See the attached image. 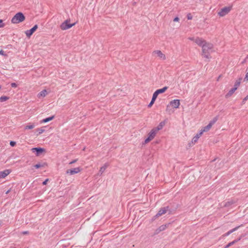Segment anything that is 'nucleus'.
I'll use <instances>...</instances> for the list:
<instances>
[{
    "label": "nucleus",
    "instance_id": "f704fd0d",
    "mask_svg": "<svg viewBox=\"0 0 248 248\" xmlns=\"http://www.w3.org/2000/svg\"><path fill=\"white\" fill-rule=\"evenodd\" d=\"M155 101H154L153 100H151V101L149 103V104L148 105V108H151L152 105L154 104Z\"/></svg>",
    "mask_w": 248,
    "mask_h": 248
},
{
    "label": "nucleus",
    "instance_id": "6ab92c4d",
    "mask_svg": "<svg viewBox=\"0 0 248 248\" xmlns=\"http://www.w3.org/2000/svg\"><path fill=\"white\" fill-rule=\"evenodd\" d=\"M47 94V92H46V90H43L42 91H41V92H40L38 94V97L39 98H40V97H45L46 96V95Z\"/></svg>",
    "mask_w": 248,
    "mask_h": 248
},
{
    "label": "nucleus",
    "instance_id": "9b49d317",
    "mask_svg": "<svg viewBox=\"0 0 248 248\" xmlns=\"http://www.w3.org/2000/svg\"><path fill=\"white\" fill-rule=\"evenodd\" d=\"M170 105L174 108H178L180 106V100L178 99H174L170 102Z\"/></svg>",
    "mask_w": 248,
    "mask_h": 248
},
{
    "label": "nucleus",
    "instance_id": "e433bc0d",
    "mask_svg": "<svg viewBox=\"0 0 248 248\" xmlns=\"http://www.w3.org/2000/svg\"><path fill=\"white\" fill-rule=\"evenodd\" d=\"M203 131H202V130H201V132H200L199 133L197 134L196 135V137H198V138H199L202 136V134L203 133Z\"/></svg>",
    "mask_w": 248,
    "mask_h": 248
},
{
    "label": "nucleus",
    "instance_id": "ddd939ff",
    "mask_svg": "<svg viewBox=\"0 0 248 248\" xmlns=\"http://www.w3.org/2000/svg\"><path fill=\"white\" fill-rule=\"evenodd\" d=\"M154 53L156 54L157 56L163 60L166 59L165 55L162 53L160 50H155L153 52Z\"/></svg>",
    "mask_w": 248,
    "mask_h": 248
},
{
    "label": "nucleus",
    "instance_id": "0eeeda50",
    "mask_svg": "<svg viewBox=\"0 0 248 248\" xmlns=\"http://www.w3.org/2000/svg\"><path fill=\"white\" fill-rule=\"evenodd\" d=\"M38 28V25H35L31 29L29 30H27L25 33L28 37H30L36 31Z\"/></svg>",
    "mask_w": 248,
    "mask_h": 248
},
{
    "label": "nucleus",
    "instance_id": "423d86ee",
    "mask_svg": "<svg viewBox=\"0 0 248 248\" xmlns=\"http://www.w3.org/2000/svg\"><path fill=\"white\" fill-rule=\"evenodd\" d=\"M232 6H229V7H225L222 8L220 11L218 13V15L221 16L223 17L228 14L230 11L232 10Z\"/></svg>",
    "mask_w": 248,
    "mask_h": 248
},
{
    "label": "nucleus",
    "instance_id": "dca6fc26",
    "mask_svg": "<svg viewBox=\"0 0 248 248\" xmlns=\"http://www.w3.org/2000/svg\"><path fill=\"white\" fill-rule=\"evenodd\" d=\"M235 88H232L229 92L226 94L225 97L226 98H228L231 96L232 95V94L234 93V92L236 91Z\"/></svg>",
    "mask_w": 248,
    "mask_h": 248
},
{
    "label": "nucleus",
    "instance_id": "79ce46f5",
    "mask_svg": "<svg viewBox=\"0 0 248 248\" xmlns=\"http://www.w3.org/2000/svg\"><path fill=\"white\" fill-rule=\"evenodd\" d=\"M78 161V159L73 160V161H71L69 164H72L73 163H76Z\"/></svg>",
    "mask_w": 248,
    "mask_h": 248
},
{
    "label": "nucleus",
    "instance_id": "f03ea898",
    "mask_svg": "<svg viewBox=\"0 0 248 248\" xmlns=\"http://www.w3.org/2000/svg\"><path fill=\"white\" fill-rule=\"evenodd\" d=\"M25 19V16L21 12L16 13L11 19V22L14 24H17L23 22Z\"/></svg>",
    "mask_w": 248,
    "mask_h": 248
},
{
    "label": "nucleus",
    "instance_id": "412c9836",
    "mask_svg": "<svg viewBox=\"0 0 248 248\" xmlns=\"http://www.w3.org/2000/svg\"><path fill=\"white\" fill-rule=\"evenodd\" d=\"M108 166V165L107 163H106L103 166L100 168L99 172L101 174H102L105 171Z\"/></svg>",
    "mask_w": 248,
    "mask_h": 248
},
{
    "label": "nucleus",
    "instance_id": "a19ab883",
    "mask_svg": "<svg viewBox=\"0 0 248 248\" xmlns=\"http://www.w3.org/2000/svg\"><path fill=\"white\" fill-rule=\"evenodd\" d=\"M12 87L16 88L17 87V84L16 83H12L11 84Z\"/></svg>",
    "mask_w": 248,
    "mask_h": 248
},
{
    "label": "nucleus",
    "instance_id": "20e7f679",
    "mask_svg": "<svg viewBox=\"0 0 248 248\" xmlns=\"http://www.w3.org/2000/svg\"><path fill=\"white\" fill-rule=\"evenodd\" d=\"M70 19H66L65 21H64L63 23H62L60 26V28L62 30H66L68 29H70V28L74 26L76 23H73V24H70Z\"/></svg>",
    "mask_w": 248,
    "mask_h": 248
},
{
    "label": "nucleus",
    "instance_id": "de8ad7c7",
    "mask_svg": "<svg viewBox=\"0 0 248 248\" xmlns=\"http://www.w3.org/2000/svg\"><path fill=\"white\" fill-rule=\"evenodd\" d=\"M242 79V78L241 77L239 78L238 80H237L236 81H239L240 82V84L241 83V81Z\"/></svg>",
    "mask_w": 248,
    "mask_h": 248
},
{
    "label": "nucleus",
    "instance_id": "6e6d98bb",
    "mask_svg": "<svg viewBox=\"0 0 248 248\" xmlns=\"http://www.w3.org/2000/svg\"><path fill=\"white\" fill-rule=\"evenodd\" d=\"M247 73H248V72Z\"/></svg>",
    "mask_w": 248,
    "mask_h": 248
},
{
    "label": "nucleus",
    "instance_id": "864d4df0",
    "mask_svg": "<svg viewBox=\"0 0 248 248\" xmlns=\"http://www.w3.org/2000/svg\"><path fill=\"white\" fill-rule=\"evenodd\" d=\"M221 76H219V77L218 78V79H217V80H218L219 78H220Z\"/></svg>",
    "mask_w": 248,
    "mask_h": 248
},
{
    "label": "nucleus",
    "instance_id": "a18cd8bd",
    "mask_svg": "<svg viewBox=\"0 0 248 248\" xmlns=\"http://www.w3.org/2000/svg\"><path fill=\"white\" fill-rule=\"evenodd\" d=\"M161 232L160 230H159V228H157L156 230H155V233L156 234H157L159 232Z\"/></svg>",
    "mask_w": 248,
    "mask_h": 248
},
{
    "label": "nucleus",
    "instance_id": "f3484780",
    "mask_svg": "<svg viewBox=\"0 0 248 248\" xmlns=\"http://www.w3.org/2000/svg\"><path fill=\"white\" fill-rule=\"evenodd\" d=\"M168 87L167 86H165L162 89L157 90L155 92L156 93L159 94L160 93H164L168 89Z\"/></svg>",
    "mask_w": 248,
    "mask_h": 248
},
{
    "label": "nucleus",
    "instance_id": "7c9ffc66",
    "mask_svg": "<svg viewBox=\"0 0 248 248\" xmlns=\"http://www.w3.org/2000/svg\"><path fill=\"white\" fill-rule=\"evenodd\" d=\"M198 139H199L198 137H196V136H195L194 137H193V138L192 139V142L193 143H195L197 141V140H198Z\"/></svg>",
    "mask_w": 248,
    "mask_h": 248
},
{
    "label": "nucleus",
    "instance_id": "7ed1b4c3",
    "mask_svg": "<svg viewBox=\"0 0 248 248\" xmlns=\"http://www.w3.org/2000/svg\"><path fill=\"white\" fill-rule=\"evenodd\" d=\"M167 212H169V214H170L171 213V211L170 210L169 206H167L160 208L156 215L153 217V219H155L156 217L166 214Z\"/></svg>",
    "mask_w": 248,
    "mask_h": 248
},
{
    "label": "nucleus",
    "instance_id": "72a5a7b5",
    "mask_svg": "<svg viewBox=\"0 0 248 248\" xmlns=\"http://www.w3.org/2000/svg\"><path fill=\"white\" fill-rule=\"evenodd\" d=\"M187 18L188 20H191L192 19V16L191 14L189 13L187 15Z\"/></svg>",
    "mask_w": 248,
    "mask_h": 248
},
{
    "label": "nucleus",
    "instance_id": "9d476101",
    "mask_svg": "<svg viewBox=\"0 0 248 248\" xmlns=\"http://www.w3.org/2000/svg\"><path fill=\"white\" fill-rule=\"evenodd\" d=\"M195 42L199 46L202 47L206 42L201 38L197 37L195 40Z\"/></svg>",
    "mask_w": 248,
    "mask_h": 248
},
{
    "label": "nucleus",
    "instance_id": "f8f14e48",
    "mask_svg": "<svg viewBox=\"0 0 248 248\" xmlns=\"http://www.w3.org/2000/svg\"><path fill=\"white\" fill-rule=\"evenodd\" d=\"M11 171L9 170H5L3 171H0V178H4L10 174Z\"/></svg>",
    "mask_w": 248,
    "mask_h": 248
},
{
    "label": "nucleus",
    "instance_id": "cd10ccee",
    "mask_svg": "<svg viewBox=\"0 0 248 248\" xmlns=\"http://www.w3.org/2000/svg\"><path fill=\"white\" fill-rule=\"evenodd\" d=\"M159 230H160L161 232L165 230L167 228V225H162L160 226L159 227Z\"/></svg>",
    "mask_w": 248,
    "mask_h": 248
},
{
    "label": "nucleus",
    "instance_id": "4be33fe9",
    "mask_svg": "<svg viewBox=\"0 0 248 248\" xmlns=\"http://www.w3.org/2000/svg\"><path fill=\"white\" fill-rule=\"evenodd\" d=\"M212 126V125L210 123H209L207 125L204 127L203 129H202V130L203 132H207L210 129V128H211Z\"/></svg>",
    "mask_w": 248,
    "mask_h": 248
},
{
    "label": "nucleus",
    "instance_id": "c03bdc74",
    "mask_svg": "<svg viewBox=\"0 0 248 248\" xmlns=\"http://www.w3.org/2000/svg\"><path fill=\"white\" fill-rule=\"evenodd\" d=\"M179 20V18L178 17H176L173 19V21H174V22H177Z\"/></svg>",
    "mask_w": 248,
    "mask_h": 248
},
{
    "label": "nucleus",
    "instance_id": "c9c22d12",
    "mask_svg": "<svg viewBox=\"0 0 248 248\" xmlns=\"http://www.w3.org/2000/svg\"><path fill=\"white\" fill-rule=\"evenodd\" d=\"M5 26L4 23H3V20L0 19V28H2Z\"/></svg>",
    "mask_w": 248,
    "mask_h": 248
},
{
    "label": "nucleus",
    "instance_id": "8fccbe9b",
    "mask_svg": "<svg viewBox=\"0 0 248 248\" xmlns=\"http://www.w3.org/2000/svg\"><path fill=\"white\" fill-rule=\"evenodd\" d=\"M11 191V189H9L8 190H7L6 192V194H8Z\"/></svg>",
    "mask_w": 248,
    "mask_h": 248
},
{
    "label": "nucleus",
    "instance_id": "393cba45",
    "mask_svg": "<svg viewBox=\"0 0 248 248\" xmlns=\"http://www.w3.org/2000/svg\"><path fill=\"white\" fill-rule=\"evenodd\" d=\"M218 120V117L217 116H216L215 117H214L213 118V119L209 123L212 125H213Z\"/></svg>",
    "mask_w": 248,
    "mask_h": 248
},
{
    "label": "nucleus",
    "instance_id": "37998d69",
    "mask_svg": "<svg viewBox=\"0 0 248 248\" xmlns=\"http://www.w3.org/2000/svg\"><path fill=\"white\" fill-rule=\"evenodd\" d=\"M48 181V179H46V180H45L43 182V185H46L47 184V181Z\"/></svg>",
    "mask_w": 248,
    "mask_h": 248
},
{
    "label": "nucleus",
    "instance_id": "09e8293b",
    "mask_svg": "<svg viewBox=\"0 0 248 248\" xmlns=\"http://www.w3.org/2000/svg\"><path fill=\"white\" fill-rule=\"evenodd\" d=\"M189 39L192 41H195V39H194V37H189Z\"/></svg>",
    "mask_w": 248,
    "mask_h": 248
},
{
    "label": "nucleus",
    "instance_id": "a211bd4d",
    "mask_svg": "<svg viewBox=\"0 0 248 248\" xmlns=\"http://www.w3.org/2000/svg\"><path fill=\"white\" fill-rule=\"evenodd\" d=\"M240 240V238L233 240V241L229 243L226 246H225L224 248H228L229 247H231V246L233 245V244H234L235 243H236V242L239 241Z\"/></svg>",
    "mask_w": 248,
    "mask_h": 248
},
{
    "label": "nucleus",
    "instance_id": "58836bf2",
    "mask_svg": "<svg viewBox=\"0 0 248 248\" xmlns=\"http://www.w3.org/2000/svg\"><path fill=\"white\" fill-rule=\"evenodd\" d=\"M248 99V94L243 99L242 103L244 104L245 102Z\"/></svg>",
    "mask_w": 248,
    "mask_h": 248
},
{
    "label": "nucleus",
    "instance_id": "b1692460",
    "mask_svg": "<svg viewBox=\"0 0 248 248\" xmlns=\"http://www.w3.org/2000/svg\"><path fill=\"white\" fill-rule=\"evenodd\" d=\"M34 127H35L34 124H30L29 125H26L24 129L25 130H27V129H33Z\"/></svg>",
    "mask_w": 248,
    "mask_h": 248
},
{
    "label": "nucleus",
    "instance_id": "bb28decb",
    "mask_svg": "<svg viewBox=\"0 0 248 248\" xmlns=\"http://www.w3.org/2000/svg\"><path fill=\"white\" fill-rule=\"evenodd\" d=\"M45 163H44V164H40V163H38V164H37L36 165H35L34 166V167L36 168V169H39L41 167H43L45 166Z\"/></svg>",
    "mask_w": 248,
    "mask_h": 248
},
{
    "label": "nucleus",
    "instance_id": "a878e982",
    "mask_svg": "<svg viewBox=\"0 0 248 248\" xmlns=\"http://www.w3.org/2000/svg\"><path fill=\"white\" fill-rule=\"evenodd\" d=\"M9 99V97L6 96H2L0 97V101L3 102Z\"/></svg>",
    "mask_w": 248,
    "mask_h": 248
},
{
    "label": "nucleus",
    "instance_id": "5fc2aeb1",
    "mask_svg": "<svg viewBox=\"0 0 248 248\" xmlns=\"http://www.w3.org/2000/svg\"><path fill=\"white\" fill-rule=\"evenodd\" d=\"M1 88V86H0V89Z\"/></svg>",
    "mask_w": 248,
    "mask_h": 248
},
{
    "label": "nucleus",
    "instance_id": "6e6552de",
    "mask_svg": "<svg viewBox=\"0 0 248 248\" xmlns=\"http://www.w3.org/2000/svg\"><path fill=\"white\" fill-rule=\"evenodd\" d=\"M31 150L33 153H36V155L37 156L40 155L42 153L46 151L44 148H42L41 147L33 148L31 149Z\"/></svg>",
    "mask_w": 248,
    "mask_h": 248
},
{
    "label": "nucleus",
    "instance_id": "473e14b6",
    "mask_svg": "<svg viewBox=\"0 0 248 248\" xmlns=\"http://www.w3.org/2000/svg\"><path fill=\"white\" fill-rule=\"evenodd\" d=\"M248 81V73H247L245 77L244 78V82H247Z\"/></svg>",
    "mask_w": 248,
    "mask_h": 248
},
{
    "label": "nucleus",
    "instance_id": "c85d7f7f",
    "mask_svg": "<svg viewBox=\"0 0 248 248\" xmlns=\"http://www.w3.org/2000/svg\"><path fill=\"white\" fill-rule=\"evenodd\" d=\"M158 95V94L157 93H156L155 92V93H154V94L153 95L152 100H153L154 101H155Z\"/></svg>",
    "mask_w": 248,
    "mask_h": 248
},
{
    "label": "nucleus",
    "instance_id": "1a4fd4ad",
    "mask_svg": "<svg viewBox=\"0 0 248 248\" xmlns=\"http://www.w3.org/2000/svg\"><path fill=\"white\" fill-rule=\"evenodd\" d=\"M81 170V169L79 167L74 168L72 169H69L66 170V173L69 174L70 175H73L76 173H78L79 172H80Z\"/></svg>",
    "mask_w": 248,
    "mask_h": 248
},
{
    "label": "nucleus",
    "instance_id": "c756f323",
    "mask_svg": "<svg viewBox=\"0 0 248 248\" xmlns=\"http://www.w3.org/2000/svg\"><path fill=\"white\" fill-rule=\"evenodd\" d=\"M240 84L239 81H235L233 88H235L236 90L237 89L238 87L240 86Z\"/></svg>",
    "mask_w": 248,
    "mask_h": 248
},
{
    "label": "nucleus",
    "instance_id": "4c0bfd02",
    "mask_svg": "<svg viewBox=\"0 0 248 248\" xmlns=\"http://www.w3.org/2000/svg\"><path fill=\"white\" fill-rule=\"evenodd\" d=\"M10 144L12 147H14L16 145V142L14 141H11L10 142Z\"/></svg>",
    "mask_w": 248,
    "mask_h": 248
},
{
    "label": "nucleus",
    "instance_id": "2f4dec72",
    "mask_svg": "<svg viewBox=\"0 0 248 248\" xmlns=\"http://www.w3.org/2000/svg\"><path fill=\"white\" fill-rule=\"evenodd\" d=\"M37 131L38 132V134H41L44 132L45 130L42 128H38Z\"/></svg>",
    "mask_w": 248,
    "mask_h": 248
},
{
    "label": "nucleus",
    "instance_id": "603ef678",
    "mask_svg": "<svg viewBox=\"0 0 248 248\" xmlns=\"http://www.w3.org/2000/svg\"><path fill=\"white\" fill-rule=\"evenodd\" d=\"M246 59H248V55L247 56Z\"/></svg>",
    "mask_w": 248,
    "mask_h": 248
},
{
    "label": "nucleus",
    "instance_id": "49530a36",
    "mask_svg": "<svg viewBox=\"0 0 248 248\" xmlns=\"http://www.w3.org/2000/svg\"><path fill=\"white\" fill-rule=\"evenodd\" d=\"M23 234H28L29 232L28 231H24L22 232Z\"/></svg>",
    "mask_w": 248,
    "mask_h": 248
},
{
    "label": "nucleus",
    "instance_id": "aec40b11",
    "mask_svg": "<svg viewBox=\"0 0 248 248\" xmlns=\"http://www.w3.org/2000/svg\"><path fill=\"white\" fill-rule=\"evenodd\" d=\"M54 118V116H52L51 117L44 119L41 121V123H47L50 121L52 120Z\"/></svg>",
    "mask_w": 248,
    "mask_h": 248
},
{
    "label": "nucleus",
    "instance_id": "ea45409f",
    "mask_svg": "<svg viewBox=\"0 0 248 248\" xmlns=\"http://www.w3.org/2000/svg\"><path fill=\"white\" fill-rule=\"evenodd\" d=\"M0 54L5 56H7V55L4 53V51H3L2 50H0Z\"/></svg>",
    "mask_w": 248,
    "mask_h": 248
},
{
    "label": "nucleus",
    "instance_id": "3c124183",
    "mask_svg": "<svg viewBox=\"0 0 248 248\" xmlns=\"http://www.w3.org/2000/svg\"><path fill=\"white\" fill-rule=\"evenodd\" d=\"M247 59H245L244 61H243V62H242L243 63H244V62H245L246 61Z\"/></svg>",
    "mask_w": 248,
    "mask_h": 248
},
{
    "label": "nucleus",
    "instance_id": "2eb2a0df",
    "mask_svg": "<svg viewBox=\"0 0 248 248\" xmlns=\"http://www.w3.org/2000/svg\"><path fill=\"white\" fill-rule=\"evenodd\" d=\"M165 124V122H161L156 127L154 128L158 132L159 130L162 129L163 127Z\"/></svg>",
    "mask_w": 248,
    "mask_h": 248
},
{
    "label": "nucleus",
    "instance_id": "f257e3e1",
    "mask_svg": "<svg viewBox=\"0 0 248 248\" xmlns=\"http://www.w3.org/2000/svg\"><path fill=\"white\" fill-rule=\"evenodd\" d=\"M213 45L210 43H205L204 45L202 47V55L207 59H210V50L213 48Z\"/></svg>",
    "mask_w": 248,
    "mask_h": 248
},
{
    "label": "nucleus",
    "instance_id": "5701e85b",
    "mask_svg": "<svg viewBox=\"0 0 248 248\" xmlns=\"http://www.w3.org/2000/svg\"><path fill=\"white\" fill-rule=\"evenodd\" d=\"M234 203V202L233 200H231L230 201H228V202H225V203L224 204L223 206L228 207Z\"/></svg>",
    "mask_w": 248,
    "mask_h": 248
},
{
    "label": "nucleus",
    "instance_id": "4468645a",
    "mask_svg": "<svg viewBox=\"0 0 248 248\" xmlns=\"http://www.w3.org/2000/svg\"><path fill=\"white\" fill-rule=\"evenodd\" d=\"M242 225H240V226H237L231 230H230L229 231H228V232H227L226 233H225L223 236H228L229 235H230L231 233H232L233 232H234V231H236L240 226H242Z\"/></svg>",
    "mask_w": 248,
    "mask_h": 248
},
{
    "label": "nucleus",
    "instance_id": "39448f33",
    "mask_svg": "<svg viewBox=\"0 0 248 248\" xmlns=\"http://www.w3.org/2000/svg\"><path fill=\"white\" fill-rule=\"evenodd\" d=\"M157 131L154 128H153L150 133L148 134V137L145 140L144 143L145 144L151 141L155 136Z\"/></svg>",
    "mask_w": 248,
    "mask_h": 248
}]
</instances>
